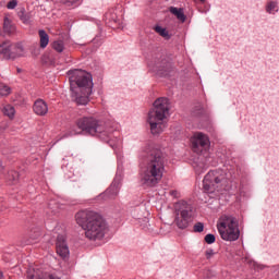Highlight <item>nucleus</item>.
<instances>
[{"instance_id":"15","label":"nucleus","mask_w":279,"mask_h":279,"mask_svg":"<svg viewBox=\"0 0 279 279\" xmlns=\"http://www.w3.org/2000/svg\"><path fill=\"white\" fill-rule=\"evenodd\" d=\"M120 189H121V183L116 179L111 183L110 187L105 192V195H109V197H117L119 195Z\"/></svg>"},{"instance_id":"29","label":"nucleus","mask_w":279,"mask_h":279,"mask_svg":"<svg viewBox=\"0 0 279 279\" xmlns=\"http://www.w3.org/2000/svg\"><path fill=\"white\" fill-rule=\"evenodd\" d=\"M194 232H204V225H203V222H196L194 225Z\"/></svg>"},{"instance_id":"14","label":"nucleus","mask_w":279,"mask_h":279,"mask_svg":"<svg viewBox=\"0 0 279 279\" xmlns=\"http://www.w3.org/2000/svg\"><path fill=\"white\" fill-rule=\"evenodd\" d=\"M33 111L37 117H45L49 112V106L43 99H37L33 105Z\"/></svg>"},{"instance_id":"6","label":"nucleus","mask_w":279,"mask_h":279,"mask_svg":"<svg viewBox=\"0 0 279 279\" xmlns=\"http://www.w3.org/2000/svg\"><path fill=\"white\" fill-rule=\"evenodd\" d=\"M217 230L222 241L232 243L239 241L241 229L239 228V219L232 215H222L217 221Z\"/></svg>"},{"instance_id":"25","label":"nucleus","mask_w":279,"mask_h":279,"mask_svg":"<svg viewBox=\"0 0 279 279\" xmlns=\"http://www.w3.org/2000/svg\"><path fill=\"white\" fill-rule=\"evenodd\" d=\"M7 180L9 182H16V180H19V172L11 170L9 171L8 175H7Z\"/></svg>"},{"instance_id":"5","label":"nucleus","mask_w":279,"mask_h":279,"mask_svg":"<svg viewBox=\"0 0 279 279\" xmlns=\"http://www.w3.org/2000/svg\"><path fill=\"white\" fill-rule=\"evenodd\" d=\"M167 119H169V100L167 98H158L147 116V123L154 136H158L167 130Z\"/></svg>"},{"instance_id":"33","label":"nucleus","mask_w":279,"mask_h":279,"mask_svg":"<svg viewBox=\"0 0 279 279\" xmlns=\"http://www.w3.org/2000/svg\"><path fill=\"white\" fill-rule=\"evenodd\" d=\"M20 19L23 23H29V17L23 13L20 15Z\"/></svg>"},{"instance_id":"18","label":"nucleus","mask_w":279,"mask_h":279,"mask_svg":"<svg viewBox=\"0 0 279 279\" xmlns=\"http://www.w3.org/2000/svg\"><path fill=\"white\" fill-rule=\"evenodd\" d=\"M2 113L4 117H8L9 119H14V116L16 114V110L12 105H4L2 107Z\"/></svg>"},{"instance_id":"17","label":"nucleus","mask_w":279,"mask_h":279,"mask_svg":"<svg viewBox=\"0 0 279 279\" xmlns=\"http://www.w3.org/2000/svg\"><path fill=\"white\" fill-rule=\"evenodd\" d=\"M39 45L41 49H46L47 45H49V35L44 29L39 31Z\"/></svg>"},{"instance_id":"27","label":"nucleus","mask_w":279,"mask_h":279,"mask_svg":"<svg viewBox=\"0 0 279 279\" xmlns=\"http://www.w3.org/2000/svg\"><path fill=\"white\" fill-rule=\"evenodd\" d=\"M215 241H216L215 234L208 233L207 235H205V243H208V245H213Z\"/></svg>"},{"instance_id":"23","label":"nucleus","mask_w":279,"mask_h":279,"mask_svg":"<svg viewBox=\"0 0 279 279\" xmlns=\"http://www.w3.org/2000/svg\"><path fill=\"white\" fill-rule=\"evenodd\" d=\"M12 93L10 86L5 85L4 83H0V97H8Z\"/></svg>"},{"instance_id":"31","label":"nucleus","mask_w":279,"mask_h":279,"mask_svg":"<svg viewBox=\"0 0 279 279\" xmlns=\"http://www.w3.org/2000/svg\"><path fill=\"white\" fill-rule=\"evenodd\" d=\"M169 194L171 195V197H173L174 199L180 198V192H178V190H171L169 192Z\"/></svg>"},{"instance_id":"28","label":"nucleus","mask_w":279,"mask_h":279,"mask_svg":"<svg viewBox=\"0 0 279 279\" xmlns=\"http://www.w3.org/2000/svg\"><path fill=\"white\" fill-rule=\"evenodd\" d=\"M60 1L68 8H71V5H77V3H80V0H60Z\"/></svg>"},{"instance_id":"21","label":"nucleus","mask_w":279,"mask_h":279,"mask_svg":"<svg viewBox=\"0 0 279 279\" xmlns=\"http://www.w3.org/2000/svg\"><path fill=\"white\" fill-rule=\"evenodd\" d=\"M154 31L159 34V36H161L162 38H166V40H169V38H171V35H169V31H167V28L160 26V25H156L154 27Z\"/></svg>"},{"instance_id":"2","label":"nucleus","mask_w":279,"mask_h":279,"mask_svg":"<svg viewBox=\"0 0 279 279\" xmlns=\"http://www.w3.org/2000/svg\"><path fill=\"white\" fill-rule=\"evenodd\" d=\"M76 126L81 131H72L71 136L84 132L89 136H96V138L107 143L114 150L120 149L123 145V140L114 135L112 126L95 117H83L77 119Z\"/></svg>"},{"instance_id":"1","label":"nucleus","mask_w":279,"mask_h":279,"mask_svg":"<svg viewBox=\"0 0 279 279\" xmlns=\"http://www.w3.org/2000/svg\"><path fill=\"white\" fill-rule=\"evenodd\" d=\"M140 184L144 189H154L165 175V155L162 150L148 146L140 155Z\"/></svg>"},{"instance_id":"7","label":"nucleus","mask_w":279,"mask_h":279,"mask_svg":"<svg viewBox=\"0 0 279 279\" xmlns=\"http://www.w3.org/2000/svg\"><path fill=\"white\" fill-rule=\"evenodd\" d=\"M195 219V208L186 201H179L174 205V225L179 230H186Z\"/></svg>"},{"instance_id":"20","label":"nucleus","mask_w":279,"mask_h":279,"mask_svg":"<svg viewBox=\"0 0 279 279\" xmlns=\"http://www.w3.org/2000/svg\"><path fill=\"white\" fill-rule=\"evenodd\" d=\"M266 12L268 14H276L278 12V1L268 0L266 3Z\"/></svg>"},{"instance_id":"26","label":"nucleus","mask_w":279,"mask_h":279,"mask_svg":"<svg viewBox=\"0 0 279 279\" xmlns=\"http://www.w3.org/2000/svg\"><path fill=\"white\" fill-rule=\"evenodd\" d=\"M105 19H106V21H108V23H117V14L116 13L107 12L105 14Z\"/></svg>"},{"instance_id":"11","label":"nucleus","mask_w":279,"mask_h":279,"mask_svg":"<svg viewBox=\"0 0 279 279\" xmlns=\"http://www.w3.org/2000/svg\"><path fill=\"white\" fill-rule=\"evenodd\" d=\"M57 254L61 256V258H66L70 254L69 245L66 244V235L59 234L57 236Z\"/></svg>"},{"instance_id":"8","label":"nucleus","mask_w":279,"mask_h":279,"mask_svg":"<svg viewBox=\"0 0 279 279\" xmlns=\"http://www.w3.org/2000/svg\"><path fill=\"white\" fill-rule=\"evenodd\" d=\"M230 180L228 179V173L223 170H211L209 171L203 180V191L204 193H215L219 189L228 191V185Z\"/></svg>"},{"instance_id":"13","label":"nucleus","mask_w":279,"mask_h":279,"mask_svg":"<svg viewBox=\"0 0 279 279\" xmlns=\"http://www.w3.org/2000/svg\"><path fill=\"white\" fill-rule=\"evenodd\" d=\"M27 279H60L56 275H49L47 272H43L40 270H36V268H28L27 270Z\"/></svg>"},{"instance_id":"32","label":"nucleus","mask_w":279,"mask_h":279,"mask_svg":"<svg viewBox=\"0 0 279 279\" xmlns=\"http://www.w3.org/2000/svg\"><path fill=\"white\" fill-rule=\"evenodd\" d=\"M205 256H206V258H213V256H215V251L211 250V248H208V250L205 252Z\"/></svg>"},{"instance_id":"24","label":"nucleus","mask_w":279,"mask_h":279,"mask_svg":"<svg viewBox=\"0 0 279 279\" xmlns=\"http://www.w3.org/2000/svg\"><path fill=\"white\" fill-rule=\"evenodd\" d=\"M52 47L56 51H58L59 53H62L64 51V41L62 40L54 41Z\"/></svg>"},{"instance_id":"3","label":"nucleus","mask_w":279,"mask_h":279,"mask_svg":"<svg viewBox=\"0 0 279 279\" xmlns=\"http://www.w3.org/2000/svg\"><path fill=\"white\" fill-rule=\"evenodd\" d=\"M75 221L83 230L85 239L92 243L104 241L110 230L104 216L95 210H80L75 214Z\"/></svg>"},{"instance_id":"19","label":"nucleus","mask_w":279,"mask_h":279,"mask_svg":"<svg viewBox=\"0 0 279 279\" xmlns=\"http://www.w3.org/2000/svg\"><path fill=\"white\" fill-rule=\"evenodd\" d=\"M193 167L196 173H204L208 169V161H194Z\"/></svg>"},{"instance_id":"9","label":"nucleus","mask_w":279,"mask_h":279,"mask_svg":"<svg viewBox=\"0 0 279 279\" xmlns=\"http://www.w3.org/2000/svg\"><path fill=\"white\" fill-rule=\"evenodd\" d=\"M22 56H25L23 44H11L10 41L0 44V58L2 60H14L15 58H22Z\"/></svg>"},{"instance_id":"35","label":"nucleus","mask_w":279,"mask_h":279,"mask_svg":"<svg viewBox=\"0 0 279 279\" xmlns=\"http://www.w3.org/2000/svg\"><path fill=\"white\" fill-rule=\"evenodd\" d=\"M3 169V165L0 162V171H2Z\"/></svg>"},{"instance_id":"30","label":"nucleus","mask_w":279,"mask_h":279,"mask_svg":"<svg viewBox=\"0 0 279 279\" xmlns=\"http://www.w3.org/2000/svg\"><path fill=\"white\" fill-rule=\"evenodd\" d=\"M16 5H19V2L16 0H11L10 2H8L7 8L8 10H14Z\"/></svg>"},{"instance_id":"22","label":"nucleus","mask_w":279,"mask_h":279,"mask_svg":"<svg viewBox=\"0 0 279 279\" xmlns=\"http://www.w3.org/2000/svg\"><path fill=\"white\" fill-rule=\"evenodd\" d=\"M3 29L7 34H12V32L15 29L14 25H12V21H10L8 17H4Z\"/></svg>"},{"instance_id":"4","label":"nucleus","mask_w":279,"mask_h":279,"mask_svg":"<svg viewBox=\"0 0 279 279\" xmlns=\"http://www.w3.org/2000/svg\"><path fill=\"white\" fill-rule=\"evenodd\" d=\"M68 75L72 98L77 106H86L93 95V75L84 70H70Z\"/></svg>"},{"instance_id":"12","label":"nucleus","mask_w":279,"mask_h":279,"mask_svg":"<svg viewBox=\"0 0 279 279\" xmlns=\"http://www.w3.org/2000/svg\"><path fill=\"white\" fill-rule=\"evenodd\" d=\"M149 69L155 73L161 75V77H167V75L171 73V63H169V61L167 60H163L161 62L156 63L155 66H151V64H149Z\"/></svg>"},{"instance_id":"10","label":"nucleus","mask_w":279,"mask_h":279,"mask_svg":"<svg viewBox=\"0 0 279 279\" xmlns=\"http://www.w3.org/2000/svg\"><path fill=\"white\" fill-rule=\"evenodd\" d=\"M192 149L194 154H208V149H210V140L208 135L196 132L191 138Z\"/></svg>"},{"instance_id":"36","label":"nucleus","mask_w":279,"mask_h":279,"mask_svg":"<svg viewBox=\"0 0 279 279\" xmlns=\"http://www.w3.org/2000/svg\"><path fill=\"white\" fill-rule=\"evenodd\" d=\"M201 1V3H206V0H199Z\"/></svg>"},{"instance_id":"34","label":"nucleus","mask_w":279,"mask_h":279,"mask_svg":"<svg viewBox=\"0 0 279 279\" xmlns=\"http://www.w3.org/2000/svg\"><path fill=\"white\" fill-rule=\"evenodd\" d=\"M0 279H3V272L0 271Z\"/></svg>"},{"instance_id":"16","label":"nucleus","mask_w":279,"mask_h":279,"mask_svg":"<svg viewBox=\"0 0 279 279\" xmlns=\"http://www.w3.org/2000/svg\"><path fill=\"white\" fill-rule=\"evenodd\" d=\"M170 12L171 14L177 16L178 21H181V23H184L186 21V15H184V10L175 7H171Z\"/></svg>"}]
</instances>
